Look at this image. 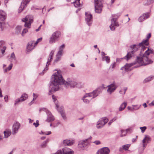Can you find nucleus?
<instances>
[{"label": "nucleus", "instance_id": "20", "mask_svg": "<svg viewBox=\"0 0 154 154\" xmlns=\"http://www.w3.org/2000/svg\"><path fill=\"white\" fill-rule=\"evenodd\" d=\"M34 41L29 42L27 46L26 51L29 52L33 50L35 47L34 45Z\"/></svg>", "mask_w": 154, "mask_h": 154}, {"label": "nucleus", "instance_id": "59", "mask_svg": "<svg viewBox=\"0 0 154 154\" xmlns=\"http://www.w3.org/2000/svg\"><path fill=\"white\" fill-rule=\"evenodd\" d=\"M125 59L124 58V57H123V58H121V59L117 58L116 59V61L118 62H120L121 61V60L122 59Z\"/></svg>", "mask_w": 154, "mask_h": 154}, {"label": "nucleus", "instance_id": "1", "mask_svg": "<svg viewBox=\"0 0 154 154\" xmlns=\"http://www.w3.org/2000/svg\"><path fill=\"white\" fill-rule=\"evenodd\" d=\"M51 83L56 88L53 87L52 88L55 91L58 90L59 85H64L65 86L66 85L67 82H66L64 79L63 78L61 72L60 71H58L54 74L52 76L51 80Z\"/></svg>", "mask_w": 154, "mask_h": 154}, {"label": "nucleus", "instance_id": "43", "mask_svg": "<svg viewBox=\"0 0 154 154\" xmlns=\"http://www.w3.org/2000/svg\"><path fill=\"white\" fill-rule=\"evenodd\" d=\"M117 119V117H115L113 119H112L109 121V122L108 123V125H110L112 123L115 121Z\"/></svg>", "mask_w": 154, "mask_h": 154}, {"label": "nucleus", "instance_id": "4", "mask_svg": "<svg viewBox=\"0 0 154 154\" xmlns=\"http://www.w3.org/2000/svg\"><path fill=\"white\" fill-rule=\"evenodd\" d=\"M130 48L131 49V51L128 53L124 57L125 59L127 60L130 59L132 56H134L136 52L138 50V46L136 45H131Z\"/></svg>", "mask_w": 154, "mask_h": 154}, {"label": "nucleus", "instance_id": "40", "mask_svg": "<svg viewBox=\"0 0 154 154\" xmlns=\"http://www.w3.org/2000/svg\"><path fill=\"white\" fill-rule=\"evenodd\" d=\"M28 97V95L26 94H23L21 96L20 98H22V101H24L26 100Z\"/></svg>", "mask_w": 154, "mask_h": 154}, {"label": "nucleus", "instance_id": "19", "mask_svg": "<svg viewBox=\"0 0 154 154\" xmlns=\"http://www.w3.org/2000/svg\"><path fill=\"white\" fill-rule=\"evenodd\" d=\"M30 0H23L21 5L19 9L18 12H21L26 7Z\"/></svg>", "mask_w": 154, "mask_h": 154}, {"label": "nucleus", "instance_id": "61", "mask_svg": "<svg viewBox=\"0 0 154 154\" xmlns=\"http://www.w3.org/2000/svg\"><path fill=\"white\" fill-rule=\"evenodd\" d=\"M127 90V88H125L124 89V92L123 94V95L125 94V92Z\"/></svg>", "mask_w": 154, "mask_h": 154}, {"label": "nucleus", "instance_id": "8", "mask_svg": "<svg viewBox=\"0 0 154 154\" xmlns=\"http://www.w3.org/2000/svg\"><path fill=\"white\" fill-rule=\"evenodd\" d=\"M108 119L106 117H103L100 119L97 122V127L98 128L103 127L108 121Z\"/></svg>", "mask_w": 154, "mask_h": 154}, {"label": "nucleus", "instance_id": "9", "mask_svg": "<svg viewBox=\"0 0 154 154\" xmlns=\"http://www.w3.org/2000/svg\"><path fill=\"white\" fill-rule=\"evenodd\" d=\"M54 51H55L54 50H52L51 51L49 54V58H48V61L47 62L46 66L43 71V73L45 72V71L48 70V66L50 64V63L51 62V61L53 59Z\"/></svg>", "mask_w": 154, "mask_h": 154}, {"label": "nucleus", "instance_id": "2", "mask_svg": "<svg viewBox=\"0 0 154 154\" xmlns=\"http://www.w3.org/2000/svg\"><path fill=\"white\" fill-rule=\"evenodd\" d=\"M150 54H154V51L153 49L148 48L142 55L141 58L139 57H137V61L141 65H146L152 63L153 61L148 57Z\"/></svg>", "mask_w": 154, "mask_h": 154}, {"label": "nucleus", "instance_id": "42", "mask_svg": "<svg viewBox=\"0 0 154 154\" xmlns=\"http://www.w3.org/2000/svg\"><path fill=\"white\" fill-rule=\"evenodd\" d=\"M130 144H126L122 146L124 150L125 151L128 150L130 146Z\"/></svg>", "mask_w": 154, "mask_h": 154}, {"label": "nucleus", "instance_id": "48", "mask_svg": "<svg viewBox=\"0 0 154 154\" xmlns=\"http://www.w3.org/2000/svg\"><path fill=\"white\" fill-rule=\"evenodd\" d=\"M121 137H123L125 136L126 134V132L124 130H121Z\"/></svg>", "mask_w": 154, "mask_h": 154}, {"label": "nucleus", "instance_id": "52", "mask_svg": "<svg viewBox=\"0 0 154 154\" xmlns=\"http://www.w3.org/2000/svg\"><path fill=\"white\" fill-rule=\"evenodd\" d=\"M140 128L142 132V133H143L146 130V126H143V127H140Z\"/></svg>", "mask_w": 154, "mask_h": 154}, {"label": "nucleus", "instance_id": "13", "mask_svg": "<svg viewBox=\"0 0 154 154\" xmlns=\"http://www.w3.org/2000/svg\"><path fill=\"white\" fill-rule=\"evenodd\" d=\"M29 16H26L25 18L22 19V21L25 23L24 25L25 27L30 28L31 24L33 21V20L29 18Z\"/></svg>", "mask_w": 154, "mask_h": 154}, {"label": "nucleus", "instance_id": "41", "mask_svg": "<svg viewBox=\"0 0 154 154\" xmlns=\"http://www.w3.org/2000/svg\"><path fill=\"white\" fill-rule=\"evenodd\" d=\"M49 139H48L45 141H44L43 143H42L41 144V147H45L46 146L47 143L49 142Z\"/></svg>", "mask_w": 154, "mask_h": 154}, {"label": "nucleus", "instance_id": "57", "mask_svg": "<svg viewBox=\"0 0 154 154\" xmlns=\"http://www.w3.org/2000/svg\"><path fill=\"white\" fill-rule=\"evenodd\" d=\"M150 106H154V100H153L151 103L149 104Z\"/></svg>", "mask_w": 154, "mask_h": 154}, {"label": "nucleus", "instance_id": "30", "mask_svg": "<svg viewBox=\"0 0 154 154\" xmlns=\"http://www.w3.org/2000/svg\"><path fill=\"white\" fill-rule=\"evenodd\" d=\"M80 0H76L75 2H73L74 5L75 7L82 6V5L80 2Z\"/></svg>", "mask_w": 154, "mask_h": 154}, {"label": "nucleus", "instance_id": "3", "mask_svg": "<svg viewBox=\"0 0 154 154\" xmlns=\"http://www.w3.org/2000/svg\"><path fill=\"white\" fill-rule=\"evenodd\" d=\"M101 92L100 88H98L92 92L86 94L82 98L83 102L86 103H89L91 100L95 98Z\"/></svg>", "mask_w": 154, "mask_h": 154}, {"label": "nucleus", "instance_id": "21", "mask_svg": "<svg viewBox=\"0 0 154 154\" xmlns=\"http://www.w3.org/2000/svg\"><path fill=\"white\" fill-rule=\"evenodd\" d=\"M5 42L4 41H0V51H1L2 54H3L6 49V47L5 45Z\"/></svg>", "mask_w": 154, "mask_h": 154}, {"label": "nucleus", "instance_id": "16", "mask_svg": "<svg viewBox=\"0 0 154 154\" xmlns=\"http://www.w3.org/2000/svg\"><path fill=\"white\" fill-rule=\"evenodd\" d=\"M88 139H86L85 140L80 141L78 144V147L81 149H83L86 147L88 144Z\"/></svg>", "mask_w": 154, "mask_h": 154}, {"label": "nucleus", "instance_id": "56", "mask_svg": "<svg viewBox=\"0 0 154 154\" xmlns=\"http://www.w3.org/2000/svg\"><path fill=\"white\" fill-rule=\"evenodd\" d=\"M94 143H95V144L98 145L101 143L100 141L99 140H96L93 142Z\"/></svg>", "mask_w": 154, "mask_h": 154}, {"label": "nucleus", "instance_id": "12", "mask_svg": "<svg viewBox=\"0 0 154 154\" xmlns=\"http://www.w3.org/2000/svg\"><path fill=\"white\" fill-rule=\"evenodd\" d=\"M85 20L87 24L90 26L92 22V15L89 12L85 13Z\"/></svg>", "mask_w": 154, "mask_h": 154}, {"label": "nucleus", "instance_id": "51", "mask_svg": "<svg viewBox=\"0 0 154 154\" xmlns=\"http://www.w3.org/2000/svg\"><path fill=\"white\" fill-rule=\"evenodd\" d=\"M154 2V0H147V4L148 5Z\"/></svg>", "mask_w": 154, "mask_h": 154}, {"label": "nucleus", "instance_id": "31", "mask_svg": "<svg viewBox=\"0 0 154 154\" xmlns=\"http://www.w3.org/2000/svg\"><path fill=\"white\" fill-rule=\"evenodd\" d=\"M52 98L54 102V103L55 104L56 108L58 109L59 107V106L58 103V102L57 100L56 99V97L54 95H52Z\"/></svg>", "mask_w": 154, "mask_h": 154}, {"label": "nucleus", "instance_id": "32", "mask_svg": "<svg viewBox=\"0 0 154 154\" xmlns=\"http://www.w3.org/2000/svg\"><path fill=\"white\" fill-rule=\"evenodd\" d=\"M6 23L5 22H0V28L2 31H3L4 29L6 28Z\"/></svg>", "mask_w": 154, "mask_h": 154}, {"label": "nucleus", "instance_id": "55", "mask_svg": "<svg viewBox=\"0 0 154 154\" xmlns=\"http://www.w3.org/2000/svg\"><path fill=\"white\" fill-rule=\"evenodd\" d=\"M101 56H102V59H104V57L106 56V54L103 52H101Z\"/></svg>", "mask_w": 154, "mask_h": 154}, {"label": "nucleus", "instance_id": "23", "mask_svg": "<svg viewBox=\"0 0 154 154\" xmlns=\"http://www.w3.org/2000/svg\"><path fill=\"white\" fill-rule=\"evenodd\" d=\"M78 84L74 81L70 80L69 79L68 80V87L69 86L71 88H73L76 86H77V87H79L78 85Z\"/></svg>", "mask_w": 154, "mask_h": 154}, {"label": "nucleus", "instance_id": "22", "mask_svg": "<svg viewBox=\"0 0 154 154\" xmlns=\"http://www.w3.org/2000/svg\"><path fill=\"white\" fill-rule=\"evenodd\" d=\"M6 17L7 14L6 12L2 10H0V20L4 21Z\"/></svg>", "mask_w": 154, "mask_h": 154}, {"label": "nucleus", "instance_id": "6", "mask_svg": "<svg viewBox=\"0 0 154 154\" xmlns=\"http://www.w3.org/2000/svg\"><path fill=\"white\" fill-rule=\"evenodd\" d=\"M39 111H43L46 113L47 115V118L46 120V122H50L54 120V116L52 115L51 112L48 109L45 108H43L41 109Z\"/></svg>", "mask_w": 154, "mask_h": 154}, {"label": "nucleus", "instance_id": "64", "mask_svg": "<svg viewBox=\"0 0 154 154\" xmlns=\"http://www.w3.org/2000/svg\"><path fill=\"white\" fill-rule=\"evenodd\" d=\"M28 120H29V122L30 123H32L33 121V120H32L31 119H30V118Z\"/></svg>", "mask_w": 154, "mask_h": 154}, {"label": "nucleus", "instance_id": "27", "mask_svg": "<svg viewBox=\"0 0 154 154\" xmlns=\"http://www.w3.org/2000/svg\"><path fill=\"white\" fill-rule=\"evenodd\" d=\"M75 140L74 138H69L68 139V146L73 145L75 143Z\"/></svg>", "mask_w": 154, "mask_h": 154}, {"label": "nucleus", "instance_id": "35", "mask_svg": "<svg viewBox=\"0 0 154 154\" xmlns=\"http://www.w3.org/2000/svg\"><path fill=\"white\" fill-rule=\"evenodd\" d=\"M13 66V64L12 63H10L8 68H5V69H4V73H5L8 71H10L12 69Z\"/></svg>", "mask_w": 154, "mask_h": 154}, {"label": "nucleus", "instance_id": "11", "mask_svg": "<svg viewBox=\"0 0 154 154\" xmlns=\"http://www.w3.org/2000/svg\"><path fill=\"white\" fill-rule=\"evenodd\" d=\"M94 4L95 12L97 13H100L102 11V4H99L98 0H94Z\"/></svg>", "mask_w": 154, "mask_h": 154}, {"label": "nucleus", "instance_id": "33", "mask_svg": "<svg viewBox=\"0 0 154 154\" xmlns=\"http://www.w3.org/2000/svg\"><path fill=\"white\" fill-rule=\"evenodd\" d=\"M9 60L11 62L15 61L16 60V58L14 52L12 53L11 55V59H9Z\"/></svg>", "mask_w": 154, "mask_h": 154}, {"label": "nucleus", "instance_id": "15", "mask_svg": "<svg viewBox=\"0 0 154 154\" xmlns=\"http://www.w3.org/2000/svg\"><path fill=\"white\" fill-rule=\"evenodd\" d=\"M20 127V124L18 122H16L14 123L13 125L12 129V134L15 135L17 133Z\"/></svg>", "mask_w": 154, "mask_h": 154}, {"label": "nucleus", "instance_id": "17", "mask_svg": "<svg viewBox=\"0 0 154 154\" xmlns=\"http://www.w3.org/2000/svg\"><path fill=\"white\" fill-rule=\"evenodd\" d=\"M117 19L115 18H113L111 20V24L109 27L111 30H114L115 29V26H119L118 23L116 21Z\"/></svg>", "mask_w": 154, "mask_h": 154}, {"label": "nucleus", "instance_id": "14", "mask_svg": "<svg viewBox=\"0 0 154 154\" xmlns=\"http://www.w3.org/2000/svg\"><path fill=\"white\" fill-rule=\"evenodd\" d=\"M148 45H147L146 44L144 43H143L141 45H140V43L139 44L138 46V47H139L141 49V51H140V56H138L137 57H139L140 58H141L142 55L144 54H143V52L146 49V48H147L146 47H145V46H147ZM148 48H147V49ZM137 59L136 60V62L139 63L140 64V66H141L142 65H141L137 61Z\"/></svg>", "mask_w": 154, "mask_h": 154}, {"label": "nucleus", "instance_id": "58", "mask_svg": "<svg viewBox=\"0 0 154 154\" xmlns=\"http://www.w3.org/2000/svg\"><path fill=\"white\" fill-rule=\"evenodd\" d=\"M8 96L7 95L5 96L4 97V100L5 102L8 101Z\"/></svg>", "mask_w": 154, "mask_h": 154}, {"label": "nucleus", "instance_id": "36", "mask_svg": "<svg viewBox=\"0 0 154 154\" xmlns=\"http://www.w3.org/2000/svg\"><path fill=\"white\" fill-rule=\"evenodd\" d=\"M153 78V76H149L145 79L143 81V82L145 83L148 82L152 80Z\"/></svg>", "mask_w": 154, "mask_h": 154}, {"label": "nucleus", "instance_id": "34", "mask_svg": "<svg viewBox=\"0 0 154 154\" xmlns=\"http://www.w3.org/2000/svg\"><path fill=\"white\" fill-rule=\"evenodd\" d=\"M132 106L133 107L131 109V111H133L134 110H136L139 109L141 106V105H132Z\"/></svg>", "mask_w": 154, "mask_h": 154}, {"label": "nucleus", "instance_id": "63", "mask_svg": "<svg viewBox=\"0 0 154 154\" xmlns=\"http://www.w3.org/2000/svg\"><path fill=\"white\" fill-rule=\"evenodd\" d=\"M51 134V131H48V132H45V135H49Z\"/></svg>", "mask_w": 154, "mask_h": 154}, {"label": "nucleus", "instance_id": "24", "mask_svg": "<svg viewBox=\"0 0 154 154\" xmlns=\"http://www.w3.org/2000/svg\"><path fill=\"white\" fill-rule=\"evenodd\" d=\"M135 63H133L130 64H126L124 66L121 67V69L122 70H123L124 69L126 71H128L130 70V67L133 64H135Z\"/></svg>", "mask_w": 154, "mask_h": 154}, {"label": "nucleus", "instance_id": "18", "mask_svg": "<svg viewBox=\"0 0 154 154\" xmlns=\"http://www.w3.org/2000/svg\"><path fill=\"white\" fill-rule=\"evenodd\" d=\"M110 149L107 147H104L99 149L96 154H109Z\"/></svg>", "mask_w": 154, "mask_h": 154}, {"label": "nucleus", "instance_id": "38", "mask_svg": "<svg viewBox=\"0 0 154 154\" xmlns=\"http://www.w3.org/2000/svg\"><path fill=\"white\" fill-rule=\"evenodd\" d=\"M38 95L37 94H35V93H33V100L31 101L30 103H29L30 105H31L32 103H33L34 102V101L37 98V97Z\"/></svg>", "mask_w": 154, "mask_h": 154}, {"label": "nucleus", "instance_id": "28", "mask_svg": "<svg viewBox=\"0 0 154 154\" xmlns=\"http://www.w3.org/2000/svg\"><path fill=\"white\" fill-rule=\"evenodd\" d=\"M127 105V103L126 102L122 103L119 108V111H121L123 110L126 107Z\"/></svg>", "mask_w": 154, "mask_h": 154}, {"label": "nucleus", "instance_id": "53", "mask_svg": "<svg viewBox=\"0 0 154 154\" xmlns=\"http://www.w3.org/2000/svg\"><path fill=\"white\" fill-rule=\"evenodd\" d=\"M74 152L70 149L68 148V154H74Z\"/></svg>", "mask_w": 154, "mask_h": 154}, {"label": "nucleus", "instance_id": "25", "mask_svg": "<svg viewBox=\"0 0 154 154\" xmlns=\"http://www.w3.org/2000/svg\"><path fill=\"white\" fill-rule=\"evenodd\" d=\"M151 36V33H149L146 36V39L143 40L142 42L140 43V45H142L143 43H145L147 45H149V43L148 42L149 39Z\"/></svg>", "mask_w": 154, "mask_h": 154}, {"label": "nucleus", "instance_id": "29", "mask_svg": "<svg viewBox=\"0 0 154 154\" xmlns=\"http://www.w3.org/2000/svg\"><path fill=\"white\" fill-rule=\"evenodd\" d=\"M4 134L5 138H7L10 135L11 132L10 131L7 130L4 131Z\"/></svg>", "mask_w": 154, "mask_h": 154}, {"label": "nucleus", "instance_id": "62", "mask_svg": "<svg viewBox=\"0 0 154 154\" xmlns=\"http://www.w3.org/2000/svg\"><path fill=\"white\" fill-rule=\"evenodd\" d=\"M124 150L123 149V147L122 146V147H120L119 149V151L120 152H122L123 151V150Z\"/></svg>", "mask_w": 154, "mask_h": 154}, {"label": "nucleus", "instance_id": "60", "mask_svg": "<svg viewBox=\"0 0 154 154\" xmlns=\"http://www.w3.org/2000/svg\"><path fill=\"white\" fill-rule=\"evenodd\" d=\"M3 97V95L2 94V91L1 88H0V97Z\"/></svg>", "mask_w": 154, "mask_h": 154}, {"label": "nucleus", "instance_id": "46", "mask_svg": "<svg viewBox=\"0 0 154 154\" xmlns=\"http://www.w3.org/2000/svg\"><path fill=\"white\" fill-rule=\"evenodd\" d=\"M145 17L144 16H141L139 18L138 20L139 22H142L144 20H145V18H144Z\"/></svg>", "mask_w": 154, "mask_h": 154}, {"label": "nucleus", "instance_id": "47", "mask_svg": "<svg viewBox=\"0 0 154 154\" xmlns=\"http://www.w3.org/2000/svg\"><path fill=\"white\" fill-rule=\"evenodd\" d=\"M23 101H22V98H18L16 100L15 103V105H16V104H17L18 103L20 102Z\"/></svg>", "mask_w": 154, "mask_h": 154}, {"label": "nucleus", "instance_id": "49", "mask_svg": "<svg viewBox=\"0 0 154 154\" xmlns=\"http://www.w3.org/2000/svg\"><path fill=\"white\" fill-rule=\"evenodd\" d=\"M145 139H146V141L148 143L149 142V141H151V138L150 137L148 136H146L145 137Z\"/></svg>", "mask_w": 154, "mask_h": 154}, {"label": "nucleus", "instance_id": "37", "mask_svg": "<svg viewBox=\"0 0 154 154\" xmlns=\"http://www.w3.org/2000/svg\"><path fill=\"white\" fill-rule=\"evenodd\" d=\"M22 29L21 26H17L16 28L15 32L17 34H18L20 33L21 32V30Z\"/></svg>", "mask_w": 154, "mask_h": 154}, {"label": "nucleus", "instance_id": "5", "mask_svg": "<svg viewBox=\"0 0 154 154\" xmlns=\"http://www.w3.org/2000/svg\"><path fill=\"white\" fill-rule=\"evenodd\" d=\"M60 36V32L59 31H56L54 32L50 38L49 43L53 44L57 41Z\"/></svg>", "mask_w": 154, "mask_h": 154}, {"label": "nucleus", "instance_id": "54", "mask_svg": "<svg viewBox=\"0 0 154 154\" xmlns=\"http://www.w3.org/2000/svg\"><path fill=\"white\" fill-rule=\"evenodd\" d=\"M142 16L145 17L144 18L145 19H146L149 17V14L148 13H146L144 14Z\"/></svg>", "mask_w": 154, "mask_h": 154}, {"label": "nucleus", "instance_id": "10", "mask_svg": "<svg viewBox=\"0 0 154 154\" xmlns=\"http://www.w3.org/2000/svg\"><path fill=\"white\" fill-rule=\"evenodd\" d=\"M107 87L108 88L107 89V91L110 94H111L117 88L118 86L116 85L115 82H114L108 85Z\"/></svg>", "mask_w": 154, "mask_h": 154}, {"label": "nucleus", "instance_id": "7", "mask_svg": "<svg viewBox=\"0 0 154 154\" xmlns=\"http://www.w3.org/2000/svg\"><path fill=\"white\" fill-rule=\"evenodd\" d=\"M65 45H63L60 46L59 48V51L56 55V57L54 60V62H56L60 60L61 57L63 53V50Z\"/></svg>", "mask_w": 154, "mask_h": 154}, {"label": "nucleus", "instance_id": "26", "mask_svg": "<svg viewBox=\"0 0 154 154\" xmlns=\"http://www.w3.org/2000/svg\"><path fill=\"white\" fill-rule=\"evenodd\" d=\"M60 112L63 118L64 119H66V117L64 111V108L63 107H60Z\"/></svg>", "mask_w": 154, "mask_h": 154}, {"label": "nucleus", "instance_id": "44", "mask_svg": "<svg viewBox=\"0 0 154 154\" xmlns=\"http://www.w3.org/2000/svg\"><path fill=\"white\" fill-rule=\"evenodd\" d=\"M116 63L115 62H114L113 63H112L110 67V69L112 70L113 71L114 68L116 67Z\"/></svg>", "mask_w": 154, "mask_h": 154}, {"label": "nucleus", "instance_id": "45", "mask_svg": "<svg viewBox=\"0 0 154 154\" xmlns=\"http://www.w3.org/2000/svg\"><path fill=\"white\" fill-rule=\"evenodd\" d=\"M28 31V30L26 29H23V31L22 32V35L23 36H24L25 34Z\"/></svg>", "mask_w": 154, "mask_h": 154}, {"label": "nucleus", "instance_id": "39", "mask_svg": "<svg viewBox=\"0 0 154 154\" xmlns=\"http://www.w3.org/2000/svg\"><path fill=\"white\" fill-rule=\"evenodd\" d=\"M103 61H105L107 63H109L110 62V58L108 56H106L104 57V59H102Z\"/></svg>", "mask_w": 154, "mask_h": 154}, {"label": "nucleus", "instance_id": "50", "mask_svg": "<svg viewBox=\"0 0 154 154\" xmlns=\"http://www.w3.org/2000/svg\"><path fill=\"white\" fill-rule=\"evenodd\" d=\"M33 124L35 127H38L39 125V121L38 120H36V122H34Z\"/></svg>", "mask_w": 154, "mask_h": 154}]
</instances>
